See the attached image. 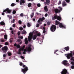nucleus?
<instances>
[{
	"label": "nucleus",
	"instance_id": "20e7f679",
	"mask_svg": "<svg viewBox=\"0 0 74 74\" xmlns=\"http://www.w3.org/2000/svg\"><path fill=\"white\" fill-rule=\"evenodd\" d=\"M52 20H55V19H57L58 21H61L62 19V17L60 16H58L56 15H55L54 16V17L53 16L52 17Z\"/></svg>",
	"mask_w": 74,
	"mask_h": 74
},
{
	"label": "nucleus",
	"instance_id": "412c9836",
	"mask_svg": "<svg viewBox=\"0 0 74 74\" xmlns=\"http://www.w3.org/2000/svg\"><path fill=\"white\" fill-rule=\"evenodd\" d=\"M60 24V22L58 21L57 20L56 21L55 25H58L59 24Z\"/></svg>",
	"mask_w": 74,
	"mask_h": 74
},
{
	"label": "nucleus",
	"instance_id": "6e6552de",
	"mask_svg": "<svg viewBox=\"0 0 74 74\" xmlns=\"http://www.w3.org/2000/svg\"><path fill=\"white\" fill-rule=\"evenodd\" d=\"M61 73V74H69L67 70L65 69H63Z\"/></svg>",
	"mask_w": 74,
	"mask_h": 74
},
{
	"label": "nucleus",
	"instance_id": "a19ab883",
	"mask_svg": "<svg viewBox=\"0 0 74 74\" xmlns=\"http://www.w3.org/2000/svg\"><path fill=\"white\" fill-rule=\"evenodd\" d=\"M37 5L38 7H41V4H40V3L37 4Z\"/></svg>",
	"mask_w": 74,
	"mask_h": 74
},
{
	"label": "nucleus",
	"instance_id": "f3484780",
	"mask_svg": "<svg viewBox=\"0 0 74 74\" xmlns=\"http://www.w3.org/2000/svg\"><path fill=\"white\" fill-rule=\"evenodd\" d=\"M69 49H70V47L69 46H67L64 48V49L65 50H66V51H67L69 50Z\"/></svg>",
	"mask_w": 74,
	"mask_h": 74
},
{
	"label": "nucleus",
	"instance_id": "cd10ccee",
	"mask_svg": "<svg viewBox=\"0 0 74 74\" xmlns=\"http://www.w3.org/2000/svg\"><path fill=\"white\" fill-rule=\"evenodd\" d=\"M32 6V3H29L28 4V7H30Z\"/></svg>",
	"mask_w": 74,
	"mask_h": 74
},
{
	"label": "nucleus",
	"instance_id": "39448f33",
	"mask_svg": "<svg viewBox=\"0 0 74 74\" xmlns=\"http://www.w3.org/2000/svg\"><path fill=\"white\" fill-rule=\"evenodd\" d=\"M73 51H70V53H69L65 54V55L66 56V58L68 59H70L71 58H72L73 57V53H73Z\"/></svg>",
	"mask_w": 74,
	"mask_h": 74
},
{
	"label": "nucleus",
	"instance_id": "49530a36",
	"mask_svg": "<svg viewBox=\"0 0 74 74\" xmlns=\"http://www.w3.org/2000/svg\"><path fill=\"white\" fill-rule=\"evenodd\" d=\"M65 66H70V64L67 62L66 65H65Z\"/></svg>",
	"mask_w": 74,
	"mask_h": 74
},
{
	"label": "nucleus",
	"instance_id": "f704fd0d",
	"mask_svg": "<svg viewBox=\"0 0 74 74\" xmlns=\"http://www.w3.org/2000/svg\"><path fill=\"white\" fill-rule=\"evenodd\" d=\"M15 21V19H13V20L11 21V23H14Z\"/></svg>",
	"mask_w": 74,
	"mask_h": 74
},
{
	"label": "nucleus",
	"instance_id": "7ed1b4c3",
	"mask_svg": "<svg viewBox=\"0 0 74 74\" xmlns=\"http://www.w3.org/2000/svg\"><path fill=\"white\" fill-rule=\"evenodd\" d=\"M24 52H23V54H26V51H28V52H30L32 51V48H31V45H29L28 46V47L27 48V49H25L24 50Z\"/></svg>",
	"mask_w": 74,
	"mask_h": 74
},
{
	"label": "nucleus",
	"instance_id": "bf43d9fd",
	"mask_svg": "<svg viewBox=\"0 0 74 74\" xmlns=\"http://www.w3.org/2000/svg\"><path fill=\"white\" fill-rule=\"evenodd\" d=\"M18 54L19 55H21V52L19 51L18 52Z\"/></svg>",
	"mask_w": 74,
	"mask_h": 74
},
{
	"label": "nucleus",
	"instance_id": "a18cd8bd",
	"mask_svg": "<svg viewBox=\"0 0 74 74\" xmlns=\"http://www.w3.org/2000/svg\"><path fill=\"white\" fill-rule=\"evenodd\" d=\"M21 51H23V49L21 48H20L18 50V51L21 52Z\"/></svg>",
	"mask_w": 74,
	"mask_h": 74
},
{
	"label": "nucleus",
	"instance_id": "c03bdc74",
	"mask_svg": "<svg viewBox=\"0 0 74 74\" xmlns=\"http://www.w3.org/2000/svg\"><path fill=\"white\" fill-rule=\"evenodd\" d=\"M21 34V32H20L19 31L17 33V34H18V36H20V34Z\"/></svg>",
	"mask_w": 74,
	"mask_h": 74
},
{
	"label": "nucleus",
	"instance_id": "2f4dec72",
	"mask_svg": "<svg viewBox=\"0 0 74 74\" xmlns=\"http://www.w3.org/2000/svg\"><path fill=\"white\" fill-rule=\"evenodd\" d=\"M16 12V11L15 10H14L12 12L13 14H15Z\"/></svg>",
	"mask_w": 74,
	"mask_h": 74
},
{
	"label": "nucleus",
	"instance_id": "aec40b11",
	"mask_svg": "<svg viewBox=\"0 0 74 74\" xmlns=\"http://www.w3.org/2000/svg\"><path fill=\"white\" fill-rule=\"evenodd\" d=\"M0 24L1 25L4 26V25H5V23H4V21H2L0 22Z\"/></svg>",
	"mask_w": 74,
	"mask_h": 74
},
{
	"label": "nucleus",
	"instance_id": "de8ad7c7",
	"mask_svg": "<svg viewBox=\"0 0 74 74\" xmlns=\"http://www.w3.org/2000/svg\"><path fill=\"white\" fill-rule=\"evenodd\" d=\"M0 42H4V40H0Z\"/></svg>",
	"mask_w": 74,
	"mask_h": 74
},
{
	"label": "nucleus",
	"instance_id": "58836bf2",
	"mask_svg": "<svg viewBox=\"0 0 74 74\" xmlns=\"http://www.w3.org/2000/svg\"><path fill=\"white\" fill-rule=\"evenodd\" d=\"M65 1L66 2L70 4V0H65Z\"/></svg>",
	"mask_w": 74,
	"mask_h": 74
},
{
	"label": "nucleus",
	"instance_id": "1a4fd4ad",
	"mask_svg": "<svg viewBox=\"0 0 74 74\" xmlns=\"http://www.w3.org/2000/svg\"><path fill=\"white\" fill-rule=\"evenodd\" d=\"M59 26L60 28L63 27L64 29H66V26H63L62 23H60Z\"/></svg>",
	"mask_w": 74,
	"mask_h": 74
},
{
	"label": "nucleus",
	"instance_id": "13d9d810",
	"mask_svg": "<svg viewBox=\"0 0 74 74\" xmlns=\"http://www.w3.org/2000/svg\"><path fill=\"white\" fill-rule=\"evenodd\" d=\"M20 66H22L23 65V63L22 62H21L20 63Z\"/></svg>",
	"mask_w": 74,
	"mask_h": 74
},
{
	"label": "nucleus",
	"instance_id": "0eeeda50",
	"mask_svg": "<svg viewBox=\"0 0 74 74\" xmlns=\"http://www.w3.org/2000/svg\"><path fill=\"white\" fill-rule=\"evenodd\" d=\"M2 50L3 51V53H6L7 51L8 50V47L7 46H4L2 48Z\"/></svg>",
	"mask_w": 74,
	"mask_h": 74
},
{
	"label": "nucleus",
	"instance_id": "9b49d317",
	"mask_svg": "<svg viewBox=\"0 0 74 74\" xmlns=\"http://www.w3.org/2000/svg\"><path fill=\"white\" fill-rule=\"evenodd\" d=\"M55 12L56 13V14H57L58 13H59L60 12V11L58 9H56L55 10Z\"/></svg>",
	"mask_w": 74,
	"mask_h": 74
},
{
	"label": "nucleus",
	"instance_id": "f03ea898",
	"mask_svg": "<svg viewBox=\"0 0 74 74\" xmlns=\"http://www.w3.org/2000/svg\"><path fill=\"white\" fill-rule=\"evenodd\" d=\"M23 67L24 68L21 69V71L22 73H23L24 74H25L28 70V67L26 66L25 65H23Z\"/></svg>",
	"mask_w": 74,
	"mask_h": 74
},
{
	"label": "nucleus",
	"instance_id": "72a5a7b5",
	"mask_svg": "<svg viewBox=\"0 0 74 74\" xmlns=\"http://www.w3.org/2000/svg\"><path fill=\"white\" fill-rule=\"evenodd\" d=\"M71 60H73V61L74 62V57H72L70 59Z\"/></svg>",
	"mask_w": 74,
	"mask_h": 74
},
{
	"label": "nucleus",
	"instance_id": "4d7b16f0",
	"mask_svg": "<svg viewBox=\"0 0 74 74\" xmlns=\"http://www.w3.org/2000/svg\"><path fill=\"white\" fill-rule=\"evenodd\" d=\"M21 58H22V59H24V58H24V57L23 56H21Z\"/></svg>",
	"mask_w": 74,
	"mask_h": 74
},
{
	"label": "nucleus",
	"instance_id": "052dcab7",
	"mask_svg": "<svg viewBox=\"0 0 74 74\" xmlns=\"http://www.w3.org/2000/svg\"><path fill=\"white\" fill-rule=\"evenodd\" d=\"M14 47H16L17 46V44L16 43H15L14 45Z\"/></svg>",
	"mask_w": 74,
	"mask_h": 74
},
{
	"label": "nucleus",
	"instance_id": "c9c22d12",
	"mask_svg": "<svg viewBox=\"0 0 74 74\" xmlns=\"http://www.w3.org/2000/svg\"><path fill=\"white\" fill-rule=\"evenodd\" d=\"M11 7H14V6H15V3H12L11 4Z\"/></svg>",
	"mask_w": 74,
	"mask_h": 74
},
{
	"label": "nucleus",
	"instance_id": "4be33fe9",
	"mask_svg": "<svg viewBox=\"0 0 74 74\" xmlns=\"http://www.w3.org/2000/svg\"><path fill=\"white\" fill-rule=\"evenodd\" d=\"M7 37H8V36H7V35L5 34L4 35V38L5 40H7Z\"/></svg>",
	"mask_w": 74,
	"mask_h": 74
},
{
	"label": "nucleus",
	"instance_id": "8fccbe9b",
	"mask_svg": "<svg viewBox=\"0 0 74 74\" xmlns=\"http://www.w3.org/2000/svg\"><path fill=\"white\" fill-rule=\"evenodd\" d=\"M25 48V45L23 46V47H22V48L23 50V49H24Z\"/></svg>",
	"mask_w": 74,
	"mask_h": 74
},
{
	"label": "nucleus",
	"instance_id": "9d476101",
	"mask_svg": "<svg viewBox=\"0 0 74 74\" xmlns=\"http://www.w3.org/2000/svg\"><path fill=\"white\" fill-rule=\"evenodd\" d=\"M26 3V1L24 0H20V4L22 5V4H24Z\"/></svg>",
	"mask_w": 74,
	"mask_h": 74
},
{
	"label": "nucleus",
	"instance_id": "393cba45",
	"mask_svg": "<svg viewBox=\"0 0 74 74\" xmlns=\"http://www.w3.org/2000/svg\"><path fill=\"white\" fill-rule=\"evenodd\" d=\"M22 34H26V32L25 30H23V31L22 32Z\"/></svg>",
	"mask_w": 74,
	"mask_h": 74
},
{
	"label": "nucleus",
	"instance_id": "4468645a",
	"mask_svg": "<svg viewBox=\"0 0 74 74\" xmlns=\"http://www.w3.org/2000/svg\"><path fill=\"white\" fill-rule=\"evenodd\" d=\"M44 10L46 12H47L48 11V9L47 6H45L44 7Z\"/></svg>",
	"mask_w": 74,
	"mask_h": 74
},
{
	"label": "nucleus",
	"instance_id": "774afa93",
	"mask_svg": "<svg viewBox=\"0 0 74 74\" xmlns=\"http://www.w3.org/2000/svg\"><path fill=\"white\" fill-rule=\"evenodd\" d=\"M10 30H12V27H10Z\"/></svg>",
	"mask_w": 74,
	"mask_h": 74
},
{
	"label": "nucleus",
	"instance_id": "423d86ee",
	"mask_svg": "<svg viewBox=\"0 0 74 74\" xmlns=\"http://www.w3.org/2000/svg\"><path fill=\"white\" fill-rule=\"evenodd\" d=\"M56 29V26L55 25H53L50 27V30L52 32H54Z\"/></svg>",
	"mask_w": 74,
	"mask_h": 74
},
{
	"label": "nucleus",
	"instance_id": "5701e85b",
	"mask_svg": "<svg viewBox=\"0 0 74 74\" xmlns=\"http://www.w3.org/2000/svg\"><path fill=\"white\" fill-rule=\"evenodd\" d=\"M34 12H33L31 14V18H33V17L34 16Z\"/></svg>",
	"mask_w": 74,
	"mask_h": 74
},
{
	"label": "nucleus",
	"instance_id": "f257e3e1",
	"mask_svg": "<svg viewBox=\"0 0 74 74\" xmlns=\"http://www.w3.org/2000/svg\"><path fill=\"white\" fill-rule=\"evenodd\" d=\"M11 11H12L11 10H10L9 8H7L3 11V12L2 13L1 15L4 16L5 14L4 12H5L6 14H10L11 12Z\"/></svg>",
	"mask_w": 74,
	"mask_h": 74
},
{
	"label": "nucleus",
	"instance_id": "37998d69",
	"mask_svg": "<svg viewBox=\"0 0 74 74\" xmlns=\"http://www.w3.org/2000/svg\"><path fill=\"white\" fill-rule=\"evenodd\" d=\"M39 26H40V24H39L38 23H37L36 24V27H39Z\"/></svg>",
	"mask_w": 74,
	"mask_h": 74
},
{
	"label": "nucleus",
	"instance_id": "ea45409f",
	"mask_svg": "<svg viewBox=\"0 0 74 74\" xmlns=\"http://www.w3.org/2000/svg\"><path fill=\"white\" fill-rule=\"evenodd\" d=\"M24 15H23V13H21L20 14V16H21V17H23Z\"/></svg>",
	"mask_w": 74,
	"mask_h": 74
},
{
	"label": "nucleus",
	"instance_id": "7c9ffc66",
	"mask_svg": "<svg viewBox=\"0 0 74 74\" xmlns=\"http://www.w3.org/2000/svg\"><path fill=\"white\" fill-rule=\"evenodd\" d=\"M43 20H45V18L44 17H42V18H41V22H42Z\"/></svg>",
	"mask_w": 74,
	"mask_h": 74
},
{
	"label": "nucleus",
	"instance_id": "6e6d98bb",
	"mask_svg": "<svg viewBox=\"0 0 74 74\" xmlns=\"http://www.w3.org/2000/svg\"><path fill=\"white\" fill-rule=\"evenodd\" d=\"M71 68L72 69H74V65L72 66H71Z\"/></svg>",
	"mask_w": 74,
	"mask_h": 74
},
{
	"label": "nucleus",
	"instance_id": "09e8293b",
	"mask_svg": "<svg viewBox=\"0 0 74 74\" xmlns=\"http://www.w3.org/2000/svg\"><path fill=\"white\" fill-rule=\"evenodd\" d=\"M58 51H59V50H56L55 51V52H54V53H55V54L56 53V52H58Z\"/></svg>",
	"mask_w": 74,
	"mask_h": 74
},
{
	"label": "nucleus",
	"instance_id": "b1692460",
	"mask_svg": "<svg viewBox=\"0 0 74 74\" xmlns=\"http://www.w3.org/2000/svg\"><path fill=\"white\" fill-rule=\"evenodd\" d=\"M58 8H59V10L60 11V12L62 10H63V8L61 7H58Z\"/></svg>",
	"mask_w": 74,
	"mask_h": 74
},
{
	"label": "nucleus",
	"instance_id": "3c124183",
	"mask_svg": "<svg viewBox=\"0 0 74 74\" xmlns=\"http://www.w3.org/2000/svg\"><path fill=\"white\" fill-rule=\"evenodd\" d=\"M61 4V1H59V3H58V5H60V4Z\"/></svg>",
	"mask_w": 74,
	"mask_h": 74
},
{
	"label": "nucleus",
	"instance_id": "c85d7f7f",
	"mask_svg": "<svg viewBox=\"0 0 74 74\" xmlns=\"http://www.w3.org/2000/svg\"><path fill=\"white\" fill-rule=\"evenodd\" d=\"M16 47L17 49L20 48H21V46H20L18 44L17 45Z\"/></svg>",
	"mask_w": 74,
	"mask_h": 74
},
{
	"label": "nucleus",
	"instance_id": "e2e57ef3",
	"mask_svg": "<svg viewBox=\"0 0 74 74\" xmlns=\"http://www.w3.org/2000/svg\"><path fill=\"white\" fill-rule=\"evenodd\" d=\"M45 32H46V31H45V30H44L43 31V33H45Z\"/></svg>",
	"mask_w": 74,
	"mask_h": 74
},
{
	"label": "nucleus",
	"instance_id": "473e14b6",
	"mask_svg": "<svg viewBox=\"0 0 74 74\" xmlns=\"http://www.w3.org/2000/svg\"><path fill=\"white\" fill-rule=\"evenodd\" d=\"M28 41L29 42H30V41L32 40V38H31V37H30L28 38Z\"/></svg>",
	"mask_w": 74,
	"mask_h": 74
},
{
	"label": "nucleus",
	"instance_id": "bb28decb",
	"mask_svg": "<svg viewBox=\"0 0 74 74\" xmlns=\"http://www.w3.org/2000/svg\"><path fill=\"white\" fill-rule=\"evenodd\" d=\"M18 38H21V39H23V36H18Z\"/></svg>",
	"mask_w": 74,
	"mask_h": 74
},
{
	"label": "nucleus",
	"instance_id": "e433bc0d",
	"mask_svg": "<svg viewBox=\"0 0 74 74\" xmlns=\"http://www.w3.org/2000/svg\"><path fill=\"white\" fill-rule=\"evenodd\" d=\"M5 45H9V43L8 42H6L5 43Z\"/></svg>",
	"mask_w": 74,
	"mask_h": 74
},
{
	"label": "nucleus",
	"instance_id": "6ab92c4d",
	"mask_svg": "<svg viewBox=\"0 0 74 74\" xmlns=\"http://www.w3.org/2000/svg\"><path fill=\"white\" fill-rule=\"evenodd\" d=\"M68 62L66 60H64L63 61V64H64V65H65H65H66L67 63H68Z\"/></svg>",
	"mask_w": 74,
	"mask_h": 74
},
{
	"label": "nucleus",
	"instance_id": "f8f14e48",
	"mask_svg": "<svg viewBox=\"0 0 74 74\" xmlns=\"http://www.w3.org/2000/svg\"><path fill=\"white\" fill-rule=\"evenodd\" d=\"M62 5L63 7L66 6V5H67V4H66V3L65 1H63L62 3Z\"/></svg>",
	"mask_w": 74,
	"mask_h": 74
},
{
	"label": "nucleus",
	"instance_id": "2eb2a0df",
	"mask_svg": "<svg viewBox=\"0 0 74 74\" xmlns=\"http://www.w3.org/2000/svg\"><path fill=\"white\" fill-rule=\"evenodd\" d=\"M37 37V36L36 35H34L32 36V38L33 40H34L36 39Z\"/></svg>",
	"mask_w": 74,
	"mask_h": 74
},
{
	"label": "nucleus",
	"instance_id": "0e129e2a",
	"mask_svg": "<svg viewBox=\"0 0 74 74\" xmlns=\"http://www.w3.org/2000/svg\"><path fill=\"white\" fill-rule=\"evenodd\" d=\"M3 56L4 58H5V57H6V55H5V54H3Z\"/></svg>",
	"mask_w": 74,
	"mask_h": 74
},
{
	"label": "nucleus",
	"instance_id": "a211bd4d",
	"mask_svg": "<svg viewBox=\"0 0 74 74\" xmlns=\"http://www.w3.org/2000/svg\"><path fill=\"white\" fill-rule=\"evenodd\" d=\"M38 23H39V25H42V22H41V18H40L39 19L38 21Z\"/></svg>",
	"mask_w": 74,
	"mask_h": 74
},
{
	"label": "nucleus",
	"instance_id": "dca6fc26",
	"mask_svg": "<svg viewBox=\"0 0 74 74\" xmlns=\"http://www.w3.org/2000/svg\"><path fill=\"white\" fill-rule=\"evenodd\" d=\"M25 42V44H27L28 43H29V41L28 40H27V38H25V40L24 41Z\"/></svg>",
	"mask_w": 74,
	"mask_h": 74
},
{
	"label": "nucleus",
	"instance_id": "69168bd1",
	"mask_svg": "<svg viewBox=\"0 0 74 74\" xmlns=\"http://www.w3.org/2000/svg\"><path fill=\"white\" fill-rule=\"evenodd\" d=\"M45 16L46 17H47V16H48V14H45Z\"/></svg>",
	"mask_w": 74,
	"mask_h": 74
},
{
	"label": "nucleus",
	"instance_id": "5fc2aeb1",
	"mask_svg": "<svg viewBox=\"0 0 74 74\" xmlns=\"http://www.w3.org/2000/svg\"><path fill=\"white\" fill-rule=\"evenodd\" d=\"M19 29H20V30L22 31L23 30V28L22 27H21Z\"/></svg>",
	"mask_w": 74,
	"mask_h": 74
},
{
	"label": "nucleus",
	"instance_id": "680f3d73",
	"mask_svg": "<svg viewBox=\"0 0 74 74\" xmlns=\"http://www.w3.org/2000/svg\"><path fill=\"white\" fill-rule=\"evenodd\" d=\"M12 26L13 27H15V25L14 24H13Z\"/></svg>",
	"mask_w": 74,
	"mask_h": 74
},
{
	"label": "nucleus",
	"instance_id": "a878e982",
	"mask_svg": "<svg viewBox=\"0 0 74 74\" xmlns=\"http://www.w3.org/2000/svg\"><path fill=\"white\" fill-rule=\"evenodd\" d=\"M8 55L9 56H11V55H12V53H11L9 52H8Z\"/></svg>",
	"mask_w": 74,
	"mask_h": 74
},
{
	"label": "nucleus",
	"instance_id": "864d4df0",
	"mask_svg": "<svg viewBox=\"0 0 74 74\" xmlns=\"http://www.w3.org/2000/svg\"><path fill=\"white\" fill-rule=\"evenodd\" d=\"M37 36H41V34L40 33H38L37 34Z\"/></svg>",
	"mask_w": 74,
	"mask_h": 74
},
{
	"label": "nucleus",
	"instance_id": "4c0bfd02",
	"mask_svg": "<svg viewBox=\"0 0 74 74\" xmlns=\"http://www.w3.org/2000/svg\"><path fill=\"white\" fill-rule=\"evenodd\" d=\"M47 24L48 25H50V24H51V22L49 21H48L47 22Z\"/></svg>",
	"mask_w": 74,
	"mask_h": 74
},
{
	"label": "nucleus",
	"instance_id": "603ef678",
	"mask_svg": "<svg viewBox=\"0 0 74 74\" xmlns=\"http://www.w3.org/2000/svg\"><path fill=\"white\" fill-rule=\"evenodd\" d=\"M21 39H18L17 40L18 42H21Z\"/></svg>",
	"mask_w": 74,
	"mask_h": 74
},
{
	"label": "nucleus",
	"instance_id": "c756f323",
	"mask_svg": "<svg viewBox=\"0 0 74 74\" xmlns=\"http://www.w3.org/2000/svg\"><path fill=\"white\" fill-rule=\"evenodd\" d=\"M27 26L28 27H30L31 26V25L29 23H28L27 24Z\"/></svg>",
	"mask_w": 74,
	"mask_h": 74
},
{
	"label": "nucleus",
	"instance_id": "338daca9",
	"mask_svg": "<svg viewBox=\"0 0 74 74\" xmlns=\"http://www.w3.org/2000/svg\"><path fill=\"white\" fill-rule=\"evenodd\" d=\"M71 63L73 65H74V62H71Z\"/></svg>",
	"mask_w": 74,
	"mask_h": 74
},
{
	"label": "nucleus",
	"instance_id": "79ce46f5",
	"mask_svg": "<svg viewBox=\"0 0 74 74\" xmlns=\"http://www.w3.org/2000/svg\"><path fill=\"white\" fill-rule=\"evenodd\" d=\"M18 23L20 24H22V21L21 20H19L18 21Z\"/></svg>",
	"mask_w": 74,
	"mask_h": 74
},
{
	"label": "nucleus",
	"instance_id": "ddd939ff",
	"mask_svg": "<svg viewBox=\"0 0 74 74\" xmlns=\"http://www.w3.org/2000/svg\"><path fill=\"white\" fill-rule=\"evenodd\" d=\"M50 3V0H46V2H44V4L45 5H47V4H49Z\"/></svg>",
	"mask_w": 74,
	"mask_h": 74
}]
</instances>
